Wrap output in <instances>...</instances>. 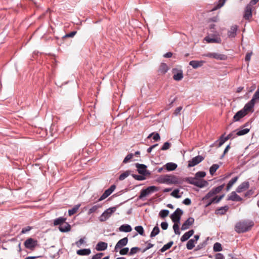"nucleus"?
Instances as JSON below:
<instances>
[{
    "label": "nucleus",
    "mask_w": 259,
    "mask_h": 259,
    "mask_svg": "<svg viewBox=\"0 0 259 259\" xmlns=\"http://www.w3.org/2000/svg\"><path fill=\"white\" fill-rule=\"evenodd\" d=\"M194 223V219L193 218H189L182 225L181 230H185L189 228Z\"/></svg>",
    "instance_id": "obj_14"
},
{
    "label": "nucleus",
    "mask_w": 259,
    "mask_h": 259,
    "mask_svg": "<svg viewBox=\"0 0 259 259\" xmlns=\"http://www.w3.org/2000/svg\"><path fill=\"white\" fill-rule=\"evenodd\" d=\"M194 233L193 230H190L189 231L186 232L181 238V241L182 242H185L187 241L191 236H192Z\"/></svg>",
    "instance_id": "obj_22"
},
{
    "label": "nucleus",
    "mask_w": 259,
    "mask_h": 259,
    "mask_svg": "<svg viewBox=\"0 0 259 259\" xmlns=\"http://www.w3.org/2000/svg\"><path fill=\"white\" fill-rule=\"evenodd\" d=\"M141 250V248L138 247H132L130 252H128L129 255H133L136 253H137L138 251Z\"/></svg>",
    "instance_id": "obj_42"
},
{
    "label": "nucleus",
    "mask_w": 259,
    "mask_h": 259,
    "mask_svg": "<svg viewBox=\"0 0 259 259\" xmlns=\"http://www.w3.org/2000/svg\"><path fill=\"white\" fill-rule=\"evenodd\" d=\"M238 179V177H235L232 179L228 183L227 185L226 190L229 191L233 185L237 182Z\"/></svg>",
    "instance_id": "obj_32"
},
{
    "label": "nucleus",
    "mask_w": 259,
    "mask_h": 259,
    "mask_svg": "<svg viewBox=\"0 0 259 259\" xmlns=\"http://www.w3.org/2000/svg\"><path fill=\"white\" fill-rule=\"evenodd\" d=\"M185 181L189 184L194 185L199 188H203L208 185V182L204 180L197 179L195 178L188 177L185 179Z\"/></svg>",
    "instance_id": "obj_3"
},
{
    "label": "nucleus",
    "mask_w": 259,
    "mask_h": 259,
    "mask_svg": "<svg viewBox=\"0 0 259 259\" xmlns=\"http://www.w3.org/2000/svg\"><path fill=\"white\" fill-rule=\"evenodd\" d=\"M236 136H240L247 134L249 132V128H243L242 130H236Z\"/></svg>",
    "instance_id": "obj_34"
},
{
    "label": "nucleus",
    "mask_w": 259,
    "mask_h": 259,
    "mask_svg": "<svg viewBox=\"0 0 259 259\" xmlns=\"http://www.w3.org/2000/svg\"><path fill=\"white\" fill-rule=\"evenodd\" d=\"M254 106V103L252 102V101H250L245 105V106H244L242 110H244V112L247 113V112L251 110V109L253 108Z\"/></svg>",
    "instance_id": "obj_23"
},
{
    "label": "nucleus",
    "mask_w": 259,
    "mask_h": 259,
    "mask_svg": "<svg viewBox=\"0 0 259 259\" xmlns=\"http://www.w3.org/2000/svg\"><path fill=\"white\" fill-rule=\"evenodd\" d=\"M252 16V9L250 5L246 7L244 18L245 19H249Z\"/></svg>",
    "instance_id": "obj_24"
},
{
    "label": "nucleus",
    "mask_w": 259,
    "mask_h": 259,
    "mask_svg": "<svg viewBox=\"0 0 259 259\" xmlns=\"http://www.w3.org/2000/svg\"><path fill=\"white\" fill-rule=\"evenodd\" d=\"M84 243V238H80L78 241L76 242V245L78 247H80L81 245Z\"/></svg>",
    "instance_id": "obj_62"
},
{
    "label": "nucleus",
    "mask_w": 259,
    "mask_h": 259,
    "mask_svg": "<svg viewBox=\"0 0 259 259\" xmlns=\"http://www.w3.org/2000/svg\"><path fill=\"white\" fill-rule=\"evenodd\" d=\"M227 200L233 201H241L242 200V198L237 195L236 192L233 191L228 196Z\"/></svg>",
    "instance_id": "obj_16"
},
{
    "label": "nucleus",
    "mask_w": 259,
    "mask_h": 259,
    "mask_svg": "<svg viewBox=\"0 0 259 259\" xmlns=\"http://www.w3.org/2000/svg\"><path fill=\"white\" fill-rule=\"evenodd\" d=\"M259 100V88L257 89L256 91L254 94L251 100L250 101H252V102H253L255 104V102L256 100Z\"/></svg>",
    "instance_id": "obj_45"
},
{
    "label": "nucleus",
    "mask_w": 259,
    "mask_h": 259,
    "mask_svg": "<svg viewBox=\"0 0 259 259\" xmlns=\"http://www.w3.org/2000/svg\"><path fill=\"white\" fill-rule=\"evenodd\" d=\"M37 241L32 238L27 239L24 243L25 247L29 249L32 250L37 245Z\"/></svg>",
    "instance_id": "obj_8"
},
{
    "label": "nucleus",
    "mask_w": 259,
    "mask_h": 259,
    "mask_svg": "<svg viewBox=\"0 0 259 259\" xmlns=\"http://www.w3.org/2000/svg\"><path fill=\"white\" fill-rule=\"evenodd\" d=\"M227 140H228V137H224V135H223L220 137V138L218 140L215 141V142L213 144L212 146L218 144V147H220L222 145H223V144Z\"/></svg>",
    "instance_id": "obj_20"
},
{
    "label": "nucleus",
    "mask_w": 259,
    "mask_h": 259,
    "mask_svg": "<svg viewBox=\"0 0 259 259\" xmlns=\"http://www.w3.org/2000/svg\"><path fill=\"white\" fill-rule=\"evenodd\" d=\"M59 229L61 232H67L70 230L71 226L69 224L66 223L64 225L59 226Z\"/></svg>",
    "instance_id": "obj_30"
},
{
    "label": "nucleus",
    "mask_w": 259,
    "mask_h": 259,
    "mask_svg": "<svg viewBox=\"0 0 259 259\" xmlns=\"http://www.w3.org/2000/svg\"><path fill=\"white\" fill-rule=\"evenodd\" d=\"M100 206L99 205H94L89 210L88 214H91L95 212L100 207Z\"/></svg>",
    "instance_id": "obj_49"
},
{
    "label": "nucleus",
    "mask_w": 259,
    "mask_h": 259,
    "mask_svg": "<svg viewBox=\"0 0 259 259\" xmlns=\"http://www.w3.org/2000/svg\"><path fill=\"white\" fill-rule=\"evenodd\" d=\"M204 40L207 43L221 44L222 39L218 34H215L212 36L207 35L204 38Z\"/></svg>",
    "instance_id": "obj_9"
},
{
    "label": "nucleus",
    "mask_w": 259,
    "mask_h": 259,
    "mask_svg": "<svg viewBox=\"0 0 259 259\" xmlns=\"http://www.w3.org/2000/svg\"><path fill=\"white\" fill-rule=\"evenodd\" d=\"M33 229V227L31 226H27L26 227H24L22 229L21 233V234H26L30 230Z\"/></svg>",
    "instance_id": "obj_54"
},
{
    "label": "nucleus",
    "mask_w": 259,
    "mask_h": 259,
    "mask_svg": "<svg viewBox=\"0 0 259 259\" xmlns=\"http://www.w3.org/2000/svg\"><path fill=\"white\" fill-rule=\"evenodd\" d=\"M128 243V238L127 237H124L120 240H119L118 242L115 245L114 250L116 252L118 251L119 249L121 248L123 246H125Z\"/></svg>",
    "instance_id": "obj_13"
},
{
    "label": "nucleus",
    "mask_w": 259,
    "mask_h": 259,
    "mask_svg": "<svg viewBox=\"0 0 259 259\" xmlns=\"http://www.w3.org/2000/svg\"><path fill=\"white\" fill-rule=\"evenodd\" d=\"M136 167L137 168L138 172L143 176H147L150 174V172L147 170V166L143 164L136 163Z\"/></svg>",
    "instance_id": "obj_10"
},
{
    "label": "nucleus",
    "mask_w": 259,
    "mask_h": 259,
    "mask_svg": "<svg viewBox=\"0 0 259 259\" xmlns=\"http://www.w3.org/2000/svg\"><path fill=\"white\" fill-rule=\"evenodd\" d=\"M91 251L89 248L82 249L77 250V254L79 255H87L91 253Z\"/></svg>",
    "instance_id": "obj_29"
},
{
    "label": "nucleus",
    "mask_w": 259,
    "mask_h": 259,
    "mask_svg": "<svg viewBox=\"0 0 259 259\" xmlns=\"http://www.w3.org/2000/svg\"><path fill=\"white\" fill-rule=\"evenodd\" d=\"M152 135H153V139L155 141H158L160 140V135L157 133H152L150 134L148 136L147 138H148V139L150 138Z\"/></svg>",
    "instance_id": "obj_46"
},
{
    "label": "nucleus",
    "mask_w": 259,
    "mask_h": 259,
    "mask_svg": "<svg viewBox=\"0 0 259 259\" xmlns=\"http://www.w3.org/2000/svg\"><path fill=\"white\" fill-rule=\"evenodd\" d=\"M215 194L213 190L211 189L203 198V200L209 199V198L213 197Z\"/></svg>",
    "instance_id": "obj_51"
},
{
    "label": "nucleus",
    "mask_w": 259,
    "mask_h": 259,
    "mask_svg": "<svg viewBox=\"0 0 259 259\" xmlns=\"http://www.w3.org/2000/svg\"><path fill=\"white\" fill-rule=\"evenodd\" d=\"M169 69V68L166 64L164 63H161L158 72L161 74H165Z\"/></svg>",
    "instance_id": "obj_27"
},
{
    "label": "nucleus",
    "mask_w": 259,
    "mask_h": 259,
    "mask_svg": "<svg viewBox=\"0 0 259 259\" xmlns=\"http://www.w3.org/2000/svg\"><path fill=\"white\" fill-rule=\"evenodd\" d=\"M134 156V154L130 153L127 154L126 157L124 158L123 163H126L128 162L129 160H130Z\"/></svg>",
    "instance_id": "obj_57"
},
{
    "label": "nucleus",
    "mask_w": 259,
    "mask_h": 259,
    "mask_svg": "<svg viewBox=\"0 0 259 259\" xmlns=\"http://www.w3.org/2000/svg\"><path fill=\"white\" fill-rule=\"evenodd\" d=\"M119 250V253L120 255H126L128 253L129 248L128 247H124L123 248H120Z\"/></svg>",
    "instance_id": "obj_56"
},
{
    "label": "nucleus",
    "mask_w": 259,
    "mask_h": 259,
    "mask_svg": "<svg viewBox=\"0 0 259 259\" xmlns=\"http://www.w3.org/2000/svg\"><path fill=\"white\" fill-rule=\"evenodd\" d=\"M202 56L209 58L215 59L218 60H225L227 58V57L225 55L218 53L208 52L202 54Z\"/></svg>",
    "instance_id": "obj_6"
},
{
    "label": "nucleus",
    "mask_w": 259,
    "mask_h": 259,
    "mask_svg": "<svg viewBox=\"0 0 259 259\" xmlns=\"http://www.w3.org/2000/svg\"><path fill=\"white\" fill-rule=\"evenodd\" d=\"M76 33V31H72L70 33L66 34L65 35H64L63 36V37L64 38H65V37H73L75 35Z\"/></svg>",
    "instance_id": "obj_61"
},
{
    "label": "nucleus",
    "mask_w": 259,
    "mask_h": 259,
    "mask_svg": "<svg viewBox=\"0 0 259 259\" xmlns=\"http://www.w3.org/2000/svg\"><path fill=\"white\" fill-rule=\"evenodd\" d=\"M159 190V188L155 186H151L146 189L141 190L140 194L138 197L139 199L144 200V198L146 196L155 192Z\"/></svg>",
    "instance_id": "obj_4"
},
{
    "label": "nucleus",
    "mask_w": 259,
    "mask_h": 259,
    "mask_svg": "<svg viewBox=\"0 0 259 259\" xmlns=\"http://www.w3.org/2000/svg\"><path fill=\"white\" fill-rule=\"evenodd\" d=\"M246 115V113L244 112V110L242 109L238 111L234 116L233 117V121H238L241 118L243 117Z\"/></svg>",
    "instance_id": "obj_18"
},
{
    "label": "nucleus",
    "mask_w": 259,
    "mask_h": 259,
    "mask_svg": "<svg viewBox=\"0 0 259 259\" xmlns=\"http://www.w3.org/2000/svg\"><path fill=\"white\" fill-rule=\"evenodd\" d=\"M183 210L178 208L170 215L172 221L175 223H180L181 217L183 214Z\"/></svg>",
    "instance_id": "obj_7"
},
{
    "label": "nucleus",
    "mask_w": 259,
    "mask_h": 259,
    "mask_svg": "<svg viewBox=\"0 0 259 259\" xmlns=\"http://www.w3.org/2000/svg\"><path fill=\"white\" fill-rule=\"evenodd\" d=\"M107 246L106 242L100 241L96 245V249L98 251H104L107 249Z\"/></svg>",
    "instance_id": "obj_21"
},
{
    "label": "nucleus",
    "mask_w": 259,
    "mask_h": 259,
    "mask_svg": "<svg viewBox=\"0 0 259 259\" xmlns=\"http://www.w3.org/2000/svg\"><path fill=\"white\" fill-rule=\"evenodd\" d=\"M159 231H160V230H159V228L158 225L155 226L154 227V228L153 229V230L151 232L150 237L153 238L154 237H155V236H156L157 235H158L159 234Z\"/></svg>",
    "instance_id": "obj_38"
},
{
    "label": "nucleus",
    "mask_w": 259,
    "mask_h": 259,
    "mask_svg": "<svg viewBox=\"0 0 259 259\" xmlns=\"http://www.w3.org/2000/svg\"><path fill=\"white\" fill-rule=\"evenodd\" d=\"M66 220V218L61 217L54 220L53 224L54 226L60 225V226L65 222Z\"/></svg>",
    "instance_id": "obj_26"
},
{
    "label": "nucleus",
    "mask_w": 259,
    "mask_h": 259,
    "mask_svg": "<svg viewBox=\"0 0 259 259\" xmlns=\"http://www.w3.org/2000/svg\"><path fill=\"white\" fill-rule=\"evenodd\" d=\"M130 174V171L129 170H126L123 173L121 174L119 177V180L120 181H123L125 178H126Z\"/></svg>",
    "instance_id": "obj_43"
},
{
    "label": "nucleus",
    "mask_w": 259,
    "mask_h": 259,
    "mask_svg": "<svg viewBox=\"0 0 259 259\" xmlns=\"http://www.w3.org/2000/svg\"><path fill=\"white\" fill-rule=\"evenodd\" d=\"M179 223H175L173 225V229L176 234L180 235L181 232L179 229Z\"/></svg>",
    "instance_id": "obj_48"
},
{
    "label": "nucleus",
    "mask_w": 259,
    "mask_h": 259,
    "mask_svg": "<svg viewBox=\"0 0 259 259\" xmlns=\"http://www.w3.org/2000/svg\"><path fill=\"white\" fill-rule=\"evenodd\" d=\"M132 176L135 180H137L138 181H142V180H144L145 179V176H143L142 175H135V174H133Z\"/></svg>",
    "instance_id": "obj_53"
},
{
    "label": "nucleus",
    "mask_w": 259,
    "mask_h": 259,
    "mask_svg": "<svg viewBox=\"0 0 259 259\" xmlns=\"http://www.w3.org/2000/svg\"><path fill=\"white\" fill-rule=\"evenodd\" d=\"M80 206V204L75 205L72 209H69L68 210V215L69 216H71V215L74 214V213H75L78 210Z\"/></svg>",
    "instance_id": "obj_35"
},
{
    "label": "nucleus",
    "mask_w": 259,
    "mask_h": 259,
    "mask_svg": "<svg viewBox=\"0 0 259 259\" xmlns=\"http://www.w3.org/2000/svg\"><path fill=\"white\" fill-rule=\"evenodd\" d=\"M254 226V222L249 220H243L236 223L235 230L238 233H243L249 231Z\"/></svg>",
    "instance_id": "obj_1"
},
{
    "label": "nucleus",
    "mask_w": 259,
    "mask_h": 259,
    "mask_svg": "<svg viewBox=\"0 0 259 259\" xmlns=\"http://www.w3.org/2000/svg\"><path fill=\"white\" fill-rule=\"evenodd\" d=\"M195 246V240L193 239H190L187 243L186 247L189 250L192 249Z\"/></svg>",
    "instance_id": "obj_39"
},
{
    "label": "nucleus",
    "mask_w": 259,
    "mask_h": 259,
    "mask_svg": "<svg viewBox=\"0 0 259 259\" xmlns=\"http://www.w3.org/2000/svg\"><path fill=\"white\" fill-rule=\"evenodd\" d=\"M174 242L173 241H170L167 244L163 245V246L160 249V251L161 252H163L167 250V249H169L171 246L173 245Z\"/></svg>",
    "instance_id": "obj_36"
},
{
    "label": "nucleus",
    "mask_w": 259,
    "mask_h": 259,
    "mask_svg": "<svg viewBox=\"0 0 259 259\" xmlns=\"http://www.w3.org/2000/svg\"><path fill=\"white\" fill-rule=\"evenodd\" d=\"M205 63V62L202 60H192L190 61L189 65L191 66L193 68L197 69L202 66Z\"/></svg>",
    "instance_id": "obj_17"
},
{
    "label": "nucleus",
    "mask_w": 259,
    "mask_h": 259,
    "mask_svg": "<svg viewBox=\"0 0 259 259\" xmlns=\"http://www.w3.org/2000/svg\"><path fill=\"white\" fill-rule=\"evenodd\" d=\"M135 230L141 235H143L144 234V229L142 226H136L135 228Z\"/></svg>",
    "instance_id": "obj_50"
},
{
    "label": "nucleus",
    "mask_w": 259,
    "mask_h": 259,
    "mask_svg": "<svg viewBox=\"0 0 259 259\" xmlns=\"http://www.w3.org/2000/svg\"><path fill=\"white\" fill-rule=\"evenodd\" d=\"M237 131H234L233 132L230 133L226 137H228L229 139H232L236 138L237 136H236V132Z\"/></svg>",
    "instance_id": "obj_60"
},
{
    "label": "nucleus",
    "mask_w": 259,
    "mask_h": 259,
    "mask_svg": "<svg viewBox=\"0 0 259 259\" xmlns=\"http://www.w3.org/2000/svg\"><path fill=\"white\" fill-rule=\"evenodd\" d=\"M224 196V195H221L219 197L215 196L213 197L211 199H214V203H218L222 200Z\"/></svg>",
    "instance_id": "obj_59"
},
{
    "label": "nucleus",
    "mask_w": 259,
    "mask_h": 259,
    "mask_svg": "<svg viewBox=\"0 0 259 259\" xmlns=\"http://www.w3.org/2000/svg\"><path fill=\"white\" fill-rule=\"evenodd\" d=\"M229 207L228 206H225L224 207H221L216 210V213L221 215L224 214L228 210Z\"/></svg>",
    "instance_id": "obj_33"
},
{
    "label": "nucleus",
    "mask_w": 259,
    "mask_h": 259,
    "mask_svg": "<svg viewBox=\"0 0 259 259\" xmlns=\"http://www.w3.org/2000/svg\"><path fill=\"white\" fill-rule=\"evenodd\" d=\"M213 249L215 252L220 251L222 250V247L221 243L216 242L214 244Z\"/></svg>",
    "instance_id": "obj_41"
},
{
    "label": "nucleus",
    "mask_w": 259,
    "mask_h": 259,
    "mask_svg": "<svg viewBox=\"0 0 259 259\" xmlns=\"http://www.w3.org/2000/svg\"><path fill=\"white\" fill-rule=\"evenodd\" d=\"M183 78V74L182 71H179L176 74H175L173 76L174 79L177 81L181 80Z\"/></svg>",
    "instance_id": "obj_37"
},
{
    "label": "nucleus",
    "mask_w": 259,
    "mask_h": 259,
    "mask_svg": "<svg viewBox=\"0 0 259 259\" xmlns=\"http://www.w3.org/2000/svg\"><path fill=\"white\" fill-rule=\"evenodd\" d=\"M103 255V253H98L94 255L92 259H100Z\"/></svg>",
    "instance_id": "obj_63"
},
{
    "label": "nucleus",
    "mask_w": 259,
    "mask_h": 259,
    "mask_svg": "<svg viewBox=\"0 0 259 259\" xmlns=\"http://www.w3.org/2000/svg\"><path fill=\"white\" fill-rule=\"evenodd\" d=\"M177 164L174 162H168L164 165L167 171H173L177 168Z\"/></svg>",
    "instance_id": "obj_25"
},
{
    "label": "nucleus",
    "mask_w": 259,
    "mask_h": 259,
    "mask_svg": "<svg viewBox=\"0 0 259 259\" xmlns=\"http://www.w3.org/2000/svg\"><path fill=\"white\" fill-rule=\"evenodd\" d=\"M179 190L175 189L171 193V195L175 198H180L181 196L179 194Z\"/></svg>",
    "instance_id": "obj_55"
},
{
    "label": "nucleus",
    "mask_w": 259,
    "mask_h": 259,
    "mask_svg": "<svg viewBox=\"0 0 259 259\" xmlns=\"http://www.w3.org/2000/svg\"><path fill=\"white\" fill-rule=\"evenodd\" d=\"M204 159V157L201 155H198L193 157L191 160L188 162V167H191L198 164Z\"/></svg>",
    "instance_id": "obj_11"
},
{
    "label": "nucleus",
    "mask_w": 259,
    "mask_h": 259,
    "mask_svg": "<svg viewBox=\"0 0 259 259\" xmlns=\"http://www.w3.org/2000/svg\"><path fill=\"white\" fill-rule=\"evenodd\" d=\"M132 230L131 226L128 224L122 225L119 228V230L123 232H130Z\"/></svg>",
    "instance_id": "obj_28"
},
{
    "label": "nucleus",
    "mask_w": 259,
    "mask_h": 259,
    "mask_svg": "<svg viewBox=\"0 0 259 259\" xmlns=\"http://www.w3.org/2000/svg\"><path fill=\"white\" fill-rule=\"evenodd\" d=\"M225 184L221 185L218 187L212 189L215 194L220 193L224 188Z\"/></svg>",
    "instance_id": "obj_44"
},
{
    "label": "nucleus",
    "mask_w": 259,
    "mask_h": 259,
    "mask_svg": "<svg viewBox=\"0 0 259 259\" xmlns=\"http://www.w3.org/2000/svg\"><path fill=\"white\" fill-rule=\"evenodd\" d=\"M169 211L167 209H163L160 211L159 215L161 218H164L168 215Z\"/></svg>",
    "instance_id": "obj_52"
},
{
    "label": "nucleus",
    "mask_w": 259,
    "mask_h": 259,
    "mask_svg": "<svg viewBox=\"0 0 259 259\" xmlns=\"http://www.w3.org/2000/svg\"><path fill=\"white\" fill-rule=\"evenodd\" d=\"M249 187V183L248 181H245L242 183L240 185H239L236 189V192L241 193Z\"/></svg>",
    "instance_id": "obj_15"
},
{
    "label": "nucleus",
    "mask_w": 259,
    "mask_h": 259,
    "mask_svg": "<svg viewBox=\"0 0 259 259\" xmlns=\"http://www.w3.org/2000/svg\"><path fill=\"white\" fill-rule=\"evenodd\" d=\"M219 168V165L217 164H213L209 168V172L211 175H213L217 170Z\"/></svg>",
    "instance_id": "obj_40"
},
{
    "label": "nucleus",
    "mask_w": 259,
    "mask_h": 259,
    "mask_svg": "<svg viewBox=\"0 0 259 259\" xmlns=\"http://www.w3.org/2000/svg\"><path fill=\"white\" fill-rule=\"evenodd\" d=\"M170 145H171L170 143L168 142H165L163 144V146L161 147V150H163V151H165V150L168 149L170 146Z\"/></svg>",
    "instance_id": "obj_58"
},
{
    "label": "nucleus",
    "mask_w": 259,
    "mask_h": 259,
    "mask_svg": "<svg viewBox=\"0 0 259 259\" xmlns=\"http://www.w3.org/2000/svg\"><path fill=\"white\" fill-rule=\"evenodd\" d=\"M224 256L223 254L218 253L215 255V259H224Z\"/></svg>",
    "instance_id": "obj_64"
},
{
    "label": "nucleus",
    "mask_w": 259,
    "mask_h": 259,
    "mask_svg": "<svg viewBox=\"0 0 259 259\" xmlns=\"http://www.w3.org/2000/svg\"><path fill=\"white\" fill-rule=\"evenodd\" d=\"M226 1V0H219L212 9L211 11H214L222 7L224 5Z\"/></svg>",
    "instance_id": "obj_31"
},
{
    "label": "nucleus",
    "mask_w": 259,
    "mask_h": 259,
    "mask_svg": "<svg viewBox=\"0 0 259 259\" xmlns=\"http://www.w3.org/2000/svg\"><path fill=\"white\" fill-rule=\"evenodd\" d=\"M157 181L159 183L167 185L181 184L183 182L181 178L172 175L161 176L157 179Z\"/></svg>",
    "instance_id": "obj_2"
},
{
    "label": "nucleus",
    "mask_w": 259,
    "mask_h": 259,
    "mask_svg": "<svg viewBox=\"0 0 259 259\" xmlns=\"http://www.w3.org/2000/svg\"><path fill=\"white\" fill-rule=\"evenodd\" d=\"M116 210V207H112L105 210L99 217L101 222H104L108 219L112 214Z\"/></svg>",
    "instance_id": "obj_5"
},
{
    "label": "nucleus",
    "mask_w": 259,
    "mask_h": 259,
    "mask_svg": "<svg viewBox=\"0 0 259 259\" xmlns=\"http://www.w3.org/2000/svg\"><path fill=\"white\" fill-rule=\"evenodd\" d=\"M206 176V172L203 171H199L195 174V178L197 179L199 178H204Z\"/></svg>",
    "instance_id": "obj_47"
},
{
    "label": "nucleus",
    "mask_w": 259,
    "mask_h": 259,
    "mask_svg": "<svg viewBox=\"0 0 259 259\" xmlns=\"http://www.w3.org/2000/svg\"><path fill=\"white\" fill-rule=\"evenodd\" d=\"M238 29L237 25H233L228 31V35L229 37L233 38L236 35V32Z\"/></svg>",
    "instance_id": "obj_19"
},
{
    "label": "nucleus",
    "mask_w": 259,
    "mask_h": 259,
    "mask_svg": "<svg viewBox=\"0 0 259 259\" xmlns=\"http://www.w3.org/2000/svg\"><path fill=\"white\" fill-rule=\"evenodd\" d=\"M115 188L116 186L115 185H111L109 188L105 190L104 193L100 197L98 201H100L106 198L115 190Z\"/></svg>",
    "instance_id": "obj_12"
}]
</instances>
